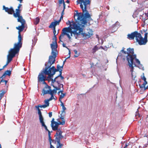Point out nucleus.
Here are the masks:
<instances>
[{"mask_svg":"<svg viewBox=\"0 0 148 148\" xmlns=\"http://www.w3.org/2000/svg\"><path fill=\"white\" fill-rule=\"evenodd\" d=\"M117 30L116 26V25H113L111 28H110L109 30V32L111 33H113L114 32L116 31Z\"/></svg>","mask_w":148,"mask_h":148,"instance_id":"b1692460","label":"nucleus"},{"mask_svg":"<svg viewBox=\"0 0 148 148\" xmlns=\"http://www.w3.org/2000/svg\"><path fill=\"white\" fill-rule=\"evenodd\" d=\"M72 23V26L70 28L73 29L74 30L77 31H80V32H81L82 31V29L78 25L75 23L73 21Z\"/></svg>","mask_w":148,"mask_h":148,"instance_id":"f3484780","label":"nucleus"},{"mask_svg":"<svg viewBox=\"0 0 148 148\" xmlns=\"http://www.w3.org/2000/svg\"><path fill=\"white\" fill-rule=\"evenodd\" d=\"M51 134L50 133V131H49L48 132V136H49V140L50 143L51 142H52V143H56V142H57L56 141V138H55V140H52L51 139Z\"/></svg>","mask_w":148,"mask_h":148,"instance_id":"bb28decb","label":"nucleus"},{"mask_svg":"<svg viewBox=\"0 0 148 148\" xmlns=\"http://www.w3.org/2000/svg\"><path fill=\"white\" fill-rule=\"evenodd\" d=\"M56 26H54V25H51V24H50V25L49 26V28H53V33L54 34V35H57V34L56 35Z\"/></svg>","mask_w":148,"mask_h":148,"instance_id":"c85d7f7f","label":"nucleus"},{"mask_svg":"<svg viewBox=\"0 0 148 148\" xmlns=\"http://www.w3.org/2000/svg\"><path fill=\"white\" fill-rule=\"evenodd\" d=\"M65 120L64 119L63 120H62V122H59V123H58V126L60 125H64L65 124Z\"/></svg>","mask_w":148,"mask_h":148,"instance_id":"58836bf2","label":"nucleus"},{"mask_svg":"<svg viewBox=\"0 0 148 148\" xmlns=\"http://www.w3.org/2000/svg\"><path fill=\"white\" fill-rule=\"evenodd\" d=\"M20 50L13 47L9 51V54L7 56V61L6 64L3 67L2 70L10 63L12 60V58Z\"/></svg>","mask_w":148,"mask_h":148,"instance_id":"20e7f679","label":"nucleus"},{"mask_svg":"<svg viewBox=\"0 0 148 148\" xmlns=\"http://www.w3.org/2000/svg\"><path fill=\"white\" fill-rule=\"evenodd\" d=\"M70 53H71V52H70V51H69V56L67 57V58H66V59L63 62V64H64V63L65 62H66V60L68 59V58H69L70 57Z\"/></svg>","mask_w":148,"mask_h":148,"instance_id":"c03bdc74","label":"nucleus"},{"mask_svg":"<svg viewBox=\"0 0 148 148\" xmlns=\"http://www.w3.org/2000/svg\"><path fill=\"white\" fill-rule=\"evenodd\" d=\"M65 8H64V7H63V10H62V14H61V15H62V16H63V15L64 14V10Z\"/></svg>","mask_w":148,"mask_h":148,"instance_id":"603ef678","label":"nucleus"},{"mask_svg":"<svg viewBox=\"0 0 148 148\" xmlns=\"http://www.w3.org/2000/svg\"><path fill=\"white\" fill-rule=\"evenodd\" d=\"M141 79L143 80L144 82L142 84H139L140 87L141 88H143L145 90L147 88H146L145 86L147 84V82L146 81V79L144 76V73H143L141 77Z\"/></svg>","mask_w":148,"mask_h":148,"instance_id":"a211bd4d","label":"nucleus"},{"mask_svg":"<svg viewBox=\"0 0 148 148\" xmlns=\"http://www.w3.org/2000/svg\"><path fill=\"white\" fill-rule=\"evenodd\" d=\"M65 93H62V94L60 96L59 98V100H62V99L65 97Z\"/></svg>","mask_w":148,"mask_h":148,"instance_id":"f704fd0d","label":"nucleus"},{"mask_svg":"<svg viewBox=\"0 0 148 148\" xmlns=\"http://www.w3.org/2000/svg\"><path fill=\"white\" fill-rule=\"evenodd\" d=\"M69 29L68 28L65 27L62 29V33L59 37L60 42H63L61 40V39L64 37L65 35L67 36L69 40L71 39V38L69 34Z\"/></svg>","mask_w":148,"mask_h":148,"instance_id":"9d476101","label":"nucleus"},{"mask_svg":"<svg viewBox=\"0 0 148 148\" xmlns=\"http://www.w3.org/2000/svg\"><path fill=\"white\" fill-rule=\"evenodd\" d=\"M18 22L21 23V25L16 27V29L18 30V42L17 43H15L14 44L13 47L20 50V48L22 47L23 40L20 32L23 31L25 27V25L26 22L25 20H21L20 21H18Z\"/></svg>","mask_w":148,"mask_h":148,"instance_id":"f03ea898","label":"nucleus"},{"mask_svg":"<svg viewBox=\"0 0 148 148\" xmlns=\"http://www.w3.org/2000/svg\"><path fill=\"white\" fill-rule=\"evenodd\" d=\"M134 59H135L136 62L138 64H140V61L138 59L136 58V57L134 58Z\"/></svg>","mask_w":148,"mask_h":148,"instance_id":"a18cd8bd","label":"nucleus"},{"mask_svg":"<svg viewBox=\"0 0 148 148\" xmlns=\"http://www.w3.org/2000/svg\"><path fill=\"white\" fill-rule=\"evenodd\" d=\"M44 103L45 105L47 107L48 106H49V101L47 99H45L44 101Z\"/></svg>","mask_w":148,"mask_h":148,"instance_id":"4c0bfd02","label":"nucleus"},{"mask_svg":"<svg viewBox=\"0 0 148 148\" xmlns=\"http://www.w3.org/2000/svg\"><path fill=\"white\" fill-rule=\"evenodd\" d=\"M76 16L77 17V19L81 23L80 25L82 26H84V25L87 23V21L86 20L85 18L84 17V16L83 13H77Z\"/></svg>","mask_w":148,"mask_h":148,"instance_id":"1a4fd4ad","label":"nucleus"},{"mask_svg":"<svg viewBox=\"0 0 148 148\" xmlns=\"http://www.w3.org/2000/svg\"><path fill=\"white\" fill-rule=\"evenodd\" d=\"M62 111L61 114L65 113H65L64 111V110H66V108L64 106H63V107H62Z\"/></svg>","mask_w":148,"mask_h":148,"instance_id":"a19ab883","label":"nucleus"},{"mask_svg":"<svg viewBox=\"0 0 148 148\" xmlns=\"http://www.w3.org/2000/svg\"><path fill=\"white\" fill-rule=\"evenodd\" d=\"M81 1H82V2H84V8L83 4L80 5V8L82 10L83 13H84L85 12H86L84 14V17L85 18V20L86 21L87 18H88L89 20H90L91 19V16L87 10V5H90V3L87 0H85L84 1H83V0H81Z\"/></svg>","mask_w":148,"mask_h":148,"instance_id":"423d86ee","label":"nucleus"},{"mask_svg":"<svg viewBox=\"0 0 148 148\" xmlns=\"http://www.w3.org/2000/svg\"><path fill=\"white\" fill-rule=\"evenodd\" d=\"M38 107H39L40 108H45L47 107L46 106L45 104L43 105H38L37 106Z\"/></svg>","mask_w":148,"mask_h":148,"instance_id":"37998d69","label":"nucleus"},{"mask_svg":"<svg viewBox=\"0 0 148 148\" xmlns=\"http://www.w3.org/2000/svg\"><path fill=\"white\" fill-rule=\"evenodd\" d=\"M74 51L75 52V55L74 56V57H77L78 56H79V53H78V52L76 50V49L74 50Z\"/></svg>","mask_w":148,"mask_h":148,"instance_id":"c9c22d12","label":"nucleus"},{"mask_svg":"<svg viewBox=\"0 0 148 148\" xmlns=\"http://www.w3.org/2000/svg\"><path fill=\"white\" fill-rule=\"evenodd\" d=\"M84 0H83V1H84ZM87 0L90 3V0ZM83 2L82 1H81V0H77V4H78L79 3H80V5H81V4H82V3H83V4L84 5V2Z\"/></svg>","mask_w":148,"mask_h":148,"instance_id":"e433bc0d","label":"nucleus"},{"mask_svg":"<svg viewBox=\"0 0 148 148\" xmlns=\"http://www.w3.org/2000/svg\"><path fill=\"white\" fill-rule=\"evenodd\" d=\"M60 77L61 80L62 81H63V80L64 79V77L62 76V75L61 76L58 75L56 77V78H58V77Z\"/></svg>","mask_w":148,"mask_h":148,"instance_id":"49530a36","label":"nucleus"},{"mask_svg":"<svg viewBox=\"0 0 148 148\" xmlns=\"http://www.w3.org/2000/svg\"><path fill=\"white\" fill-rule=\"evenodd\" d=\"M59 136L56 137V141L57 143V148H62L63 146V144L60 143V140L63 138V136L62 135H61V133L58 134Z\"/></svg>","mask_w":148,"mask_h":148,"instance_id":"ddd939ff","label":"nucleus"},{"mask_svg":"<svg viewBox=\"0 0 148 148\" xmlns=\"http://www.w3.org/2000/svg\"><path fill=\"white\" fill-rule=\"evenodd\" d=\"M51 87L50 86H46L45 88L43 89L42 91V94L43 95H45L46 94H49L50 92V88Z\"/></svg>","mask_w":148,"mask_h":148,"instance_id":"aec40b11","label":"nucleus"},{"mask_svg":"<svg viewBox=\"0 0 148 148\" xmlns=\"http://www.w3.org/2000/svg\"><path fill=\"white\" fill-rule=\"evenodd\" d=\"M51 126L53 130H57L56 133L55 135V137L59 136V135H58V134L60 132L61 133V135H62V132L60 129H58V123L54 121V118L52 119L51 121Z\"/></svg>","mask_w":148,"mask_h":148,"instance_id":"0eeeda50","label":"nucleus"},{"mask_svg":"<svg viewBox=\"0 0 148 148\" xmlns=\"http://www.w3.org/2000/svg\"><path fill=\"white\" fill-rule=\"evenodd\" d=\"M62 3L63 4V7H64V8H65V4L64 0H59V6H60L61 4Z\"/></svg>","mask_w":148,"mask_h":148,"instance_id":"2f4dec72","label":"nucleus"},{"mask_svg":"<svg viewBox=\"0 0 148 148\" xmlns=\"http://www.w3.org/2000/svg\"><path fill=\"white\" fill-rule=\"evenodd\" d=\"M67 28H68L69 29V33L73 34L75 35H75L76 36H78L80 34V31L77 32V31L75 30H74L73 31L72 30V29L70 28V27H68Z\"/></svg>","mask_w":148,"mask_h":148,"instance_id":"4be33fe9","label":"nucleus"},{"mask_svg":"<svg viewBox=\"0 0 148 148\" xmlns=\"http://www.w3.org/2000/svg\"><path fill=\"white\" fill-rule=\"evenodd\" d=\"M40 123L41 124L42 126V127H44L46 130L48 132H49V131H50L47 129V127L45 125V123L44 121V120H42L40 121Z\"/></svg>","mask_w":148,"mask_h":148,"instance_id":"cd10ccee","label":"nucleus"},{"mask_svg":"<svg viewBox=\"0 0 148 148\" xmlns=\"http://www.w3.org/2000/svg\"><path fill=\"white\" fill-rule=\"evenodd\" d=\"M53 99V98H51V97H50L49 99H47L49 101H51V100H52Z\"/></svg>","mask_w":148,"mask_h":148,"instance_id":"69168bd1","label":"nucleus"},{"mask_svg":"<svg viewBox=\"0 0 148 148\" xmlns=\"http://www.w3.org/2000/svg\"><path fill=\"white\" fill-rule=\"evenodd\" d=\"M61 116L60 117V119H61L62 120H63L64 119V117L65 115V113L64 114H60Z\"/></svg>","mask_w":148,"mask_h":148,"instance_id":"ea45409f","label":"nucleus"},{"mask_svg":"<svg viewBox=\"0 0 148 148\" xmlns=\"http://www.w3.org/2000/svg\"><path fill=\"white\" fill-rule=\"evenodd\" d=\"M62 19H60L58 21H55L51 23V25L56 26L57 25H58L59 24L60 22L61 21Z\"/></svg>","mask_w":148,"mask_h":148,"instance_id":"393cba45","label":"nucleus"},{"mask_svg":"<svg viewBox=\"0 0 148 148\" xmlns=\"http://www.w3.org/2000/svg\"><path fill=\"white\" fill-rule=\"evenodd\" d=\"M122 54H121V53H119V54H118V56H122Z\"/></svg>","mask_w":148,"mask_h":148,"instance_id":"774afa93","label":"nucleus"},{"mask_svg":"<svg viewBox=\"0 0 148 148\" xmlns=\"http://www.w3.org/2000/svg\"><path fill=\"white\" fill-rule=\"evenodd\" d=\"M52 44H51V48L52 49L51 56H56V57L58 54V52L57 51L58 46L57 42H52Z\"/></svg>","mask_w":148,"mask_h":148,"instance_id":"9b49d317","label":"nucleus"},{"mask_svg":"<svg viewBox=\"0 0 148 148\" xmlns=\"http://www.w3.org/2000/svg\"><path fill=\"white\" fill-rule=\"evenodd\" d=\"M35 107L38 110V114L39 116V119L40 121L42 120H44V118L42 116L41 112L40 109L39 108V107L36 106Z\"/></svg>","mask_w":148,"mask_h":148,"instance_id":"5701e85b","label":"nucleus"},{"mask_svg":"<svg viewBox=\"0 0 148 148\" xmlns=\"http://www.w3.org/2000/svg\"><path fill=\"white\" fill-rule=\"evenodd\" d=\"M59 101L61 103V105L62 107H63V106H64L63 103L62 102V100H59Z\"/></svg>","mask_w":148,"mask_h":148,"instance_id":"4d7b16f0","label":"nucleus"},{"mask_svg":"<svg viewBox=\"0 0 148 148\" xmlns=\"http://www.w3.org/2000/svg\"><path fill=\"white\" fill-rule=\"evenodd\" d=\"M128 145H129L128 143H127V144L126 143L125 144V146L124 147V148H127V147L128 146Z\"/></svg>","mask_w":148,"mask_h":148,"instance_id":"052dcab7","label":"nucleus"},{"mask_svg":"<svg viewBox=\"0 0 148 148\" xmlns=\"http://www.w3.org/2000/svg\"><path fill=\"white\" fill-rule=\"evenodd\" d=\"M49 94H50L51 95V98H53V99H54V96H53V94L52 92H51V93H49Z\"/></svg>","mask_w":148,"mask_h":148,"instance_id":"6e6d98bb","label":"nucleus"},{"mask_svg":"<svg viewBox=\"0 0 148 148\" xmlns=\"http://www.w3.org/2000/svg\"><path fill=\"white\" fill-rule=\"evenodd\" d=\"M21 4H19L18 6V8L17 9H19L21 8Z\"/></svg>","mask_w":148,"mask_h":148,"instance_id":"338daca9","label":"nucleus"},{"mask_svg":"<svg viewBox=\"0 0 148 148\" xmlns=\"http://www.w3.org/2000/svg\"><path fill=\"white\" fill-rule=\"evenodd\" d=\"M52 86L54 88V89L53 90H51V88L50 93L52 92V94H53L54 93L56 94L57 93V90H60L61 89V88H62L63 86V85L62 84H60L58 86L54 85V86Z\"/></svg>","mask_w":148,"mask_h":148,"instance_id":"dca6fc26","label":"nucleus"},{"mask_svg":"<svg viewBox=\"0 0 148 148\" xmlns=\"http://www.w3.org/2000/svg\"><path fill=\"white\" fill-rule=\"evenodd\" d=\"M62 46H63L64 47H66V48L68 49L69 50V51H70V50H69V48H68L67 47H66V44L64 43H63H63L62 44Z\"/></svg>","mask_w":148,"mask_h":148,"instance_id":"8fccbe9b","label":"nucleus"},{"mask_svg":"<svg viewBox=\"0 0 148 148\" xmlns=\"http://www.w3.org/2000/svg\"><path fill=\"white\" fill-rule=\"evenodd\" d=\"M63 87L62 88V90L59 91L58 92V94H60V92H61V94H62V93H63Z\"/></svg>","mask_w":148,"mask_h":148,"instance_id":"5fc2aeb1","label":"nucleus"},{"mask_svg":"<svg viewBox=\"0 0 148 148\" xmlns=\"http://www.w3.org/2000/svg\"><path fill=\"white\" fill-rule=\"evenodd\" d=\"M49 116L50 117H51L52 116V112H50L49 113Z\"/></svg>","mask_w":148,"mask_h":148,"instance_id":"13d9d810","label":"nucleus"},{"mask_svg":"<svg viewBox=\"0 0 148 148\" xmlns=\"http://www.w3.org/2000/svg\"><path fill=\"white\" fill-rule=\"evenodd\" d=\"M51 142L50 143V148H54L53 146L51 144Z\"/></svg>","mask_w":148,"mask_h":148,"instance_id":"bf43d9fd","label":"nucleus"},{"mask_svg":"<svg viewBox=\"0 0 148 148\" xmlns=\"http://www.w3.org/2000/svg\"><path fill=\"white\" fill-rule=\"evenodd\" d=\"M56 67L57 69L55 68V67L54 66H52V69H53V70L51 74L52 76H53L55 74V73L56 72L58 71L61 70L60 66L59 64H58L57 65Z\"/></svg>","mask_w":148,"mask_h":148,"instance_id":"412c9836","label":"nucleus"},{"mask_svg":"<svg viewBox=\"0 0 148 148\" xmlns=\"http://www.w3.org/2000/svg\"><path fill=\"white\" fill-rule=\"evenodd\" d=\"M52 40H54V41L53 42H57V37L56 36V35H54V36L52 38Z\"/></svg>","mask_w":148,"mask_h":148,"instance_id":"79ce46f5","label":"nucleus"},{"mask_svg":"<svg viewBox=\"0 0 148 148\" xmlns=\"http://www.w3.org/2000/svg\"><path fill=\"white\" fill-rule=\"evenodd\" d=\"M56 56H50L47 62L45 64V67L43 70L45 71L46 73H49L51 74L53 69H52V67H51V65L55 62Z\"/></svg>","mask_w":148,"mask_h":148,"instance_id":"7ed1b4c3","label":"nucleus"},{"mask_svg":"<svg viewBox=\"0 0 148 148\" xmlns=\"http://www.w3.org/2000/svg\"><path fill=\"white\" fill-rule=\"evenodd\" d=\"M99 49L98 48L97 45H95L94 48H93L92 50V53H95L96 51H97Z\"/></svg>","mask_w":148,"mask_h":148,"instance_id":"72a5a7b5","label":"nucleus"},{"mask_svg":"<svg viewBox=\"0 0 148 148\" xmlns=\"http://www.w3.org/2000/svg\"><path fill=\"white\" fill-rule=\"evenodd\" d=\"M141 34L135 31L127 35V38L130 40H134V38L136 41L140 45H145L147 42V35L148 32H146L145 30L143 32L141 31Z\"/></svg>","mask_w":148,"mask_h":148,"instance_id":"f257e3e1","label":"nucleus"},{"mask_svg":"<svg viewBox=\"0 0 148 148\" xmlns=\"http://www.w3.org/2000/svg\"><path fill=\"white\" fill-rule=\"evenodd\" d=\"M93 35V32L91 31H90V32H88V34H87L86 36H87V37L89 38L91 36H92Z\"/></svg>","mask_w":148,"mask_h":148,"instance_id":"473e14b6","label":"nucleus"},{"mask_svg":"<svg viewBox=\"0 0 148 148\" xmlns=\"http://www.w3.org/2000/svg\"><path fill=\"white\" fill-rule=\"evenodd\" d=\"M66 24L67 25H70V26H69L70 27H71L72 26V24L71 23V22L69 20L68 21V22H66Z\"/></svg>","mask_w":148,"mask_h":148,"instance_id":"09e8293b","label":"nucleus"},{"mask_svg":"<svg viewBox=\"0 0 148 148\" xmlns=\"http://www.w3.org/2000/svg\"><path fill=\"white\" fill-rule=\"evenodd\" d=\"M4 73L6 75L10 76L11 74V71L10 70H7L5 71Z\"/></svg>","mask_w":148,"mask_h":148,"instance_id":"7c9ffc66","label":"nucleus"},{"mask_svg":"<svg viewBox=\"0 0 148 148\" xmlns=\"http://www.w3.org/2000/svg\"><path fill=\"white\" fill-rule=\"evenodd\" d=\"M62 19H60L58 21H55L51 23V25L56 26L57 25H58L59 24L60 22L61 21Z\"/></svg>","mask_w":148,"mask_h":148,"instance_id":"a878e982","label":"nucleus"},{"mask_svg":"<svg viewBox=\"0 0 148 148\" xmlns=\"http://www.w3.org/2000/svg\"><path fill=\"white\" fill-rule=\"evenodd\" d=\"M5 76H6V75L4 73L3 74V75L2 76H1V77H0V78H2V79H3L5 77Z\"/></svg>","mask_w":148,"mask_h":148,"instance_id":"3c124183","label":"nucleus"},{"mask_svg":"<svg viewBox=\"0 0 148 148\" xmlns=\"http://www.w3.org/2000/svg\"><path fill=\"white\" fill-rule=\"evenodd\" d=\"M58 78H56V77L53 79L52 78V77H51L50 78H48V80L49 82L50 81H51V85L52 86H54V85H55L58 86L60 84H61L60 83L62 82V81L61 80H56Z\"/></svg>","mask_w":148,"mask_h":148,"instance_id":"4468645a","label":"nucleus"},{"mask_svg":"<svg viewBox=\"0 0 148 148\" xmlns=\"http://www.w3.org/2000/svg\"><path fill=\"white\" fill-rule=\"evenodd\" d=\"M40 19L38 17H36L34 20V23L35 25H37L39 22Z\"/></svg>","mask_w":148,"mask_h":148,"instance_id":"c756f323","label":"nucleus"},{"mask_svg":"<svg viewBox=\"0 0 148 148\" xmlns=\"http://www.w3.org/2000/svg\"><path fill=\"white\" fill-rule=\"evenodd\" d=\"M98 49H103L105 50L104 48L102 46H100L99 48H98Z\"/></svg>","mask_w":148,"mask_h":148,"instance_id":"680f3d73","label":"nucleus"},{"mask_svg":"<svg viewBox=\"0 0 148 148\" xmlns=\"http://www.w3.org/2000/svg\"><path fill=\"white\" fill-rule=\"evenodd\" d=\"M53 99V98H51V97H50L49 99H47L49 101H51V100H52Z\"/></svg>","mask_w":148,"mask_h":148,"instance_id":"0e129e2a","label":"nucleus"},{"mask_svg":"<svg viewBox=\"0 0 148 148\" xmlns=\"http://www.w3.org/2000/svg\"><path fill=\"white\" fill-rule=\"evenodd\" d=\"M53 99V98H51V97H50L49 99H47L49 101H51V100H52Z\"/></svg>","mask_w":148,"mask_h":148,"instance_id":"e2e57ef3","label":"nucleus"},{"mask_svg":"<svg viewBox=\"0 0 148 148\" xmlns=\"http://www.w3.org/2000/svg\"><path fill=\"white\" fill-rule=\"evenodd\" d=\"M3 10H4L5 12L10 14H12L14 12L13 8L12 7H10V8H9L8 7H5L4 5H3Z\"/></svg>","mask_w":148,"mask_h":148,"instance_id":"6ab92c4d","label":"nucleus"},{"mask_svg":"<svg viewBox=\"0 0 148 148\" xmlns=\"http://www.w3.org/2000/svg\"><path fill=\"white\" fill-rule=\"evenodd\" d=\"M127 56H126L127 60L128 61H131V58H133V60H134V58L136 56V55L134 54V50L133 48H129L127 49Z\"/></svg>","mask_w":148,"mask_h":148,"instance_id":"6e6552de","label":"nucleus"},{"mask_svg":"<svg viewBox=\"0 0 148 148\" xmlns=\"http://www.w3.org/2000/svg\"><path fill=\"white\" fill-rule=\"evenodd\" d=\"M16 12L15 13L14 12L13 13V16L15 18L18 17L17 21H20L21 20H25L23 19L22 16L20 15L21 10L20 9H16Z\"/></svg>","mask_w":148,"mask_h":148,"instance_id":"f8f14e48","label":"nucleus"},{"mask_svg":"<svg viewBox=\"0 0 148 148\" xmlns=\"http://www.w3.org/2000/svg\"><path fill=\"white\" fill-rule=\"evenodd\" d=\"M62 69H61V70H60L58 71H59V72L60 73L58 75L61 76L62 75Z\"/></svg>","mask_w":148,"mask_h":148,"instance_id":"864d4df0","label":"nucleus"},{"mask_svg":"<svg viewBox=\"0 0 148 148\" xmlns=\"http://www.w3.org/2000/svg\"><path fill=\"white\" fill-rule=\"evenodd\" d=\"M52 77L51 74L49 73H46L45 71L42 69L38 76V82H45L46 80H48V78H50Z\"/></svg>","mask_w":148,"mask_h":148,"instance_id":"39448f33","label":"nucleus"},{"mask_svg":"<svg viewBox=\"0 0 148 148\" xmlns=\"http://www.w3.org/2000/svg\"><path fill=\"white\" fill-rule=\"evenodd\" d=\"M131 61H130L128 62L129 66L130 68H131V69L130 70V71L131 72V75L133 79H134L136 77V76H134L133 74V72L134 71V67L133 66V58H131ZM135 66H136L135 64H134Z\"/></svg>","mask_w":148,"mask_h":148,"instance_id":"2eb2a0df","label":"nucleus"},{"mask_svg":"<svg viewBox=\"0 0 148 148\" xmlns=\"http://www.w3.org/2000/svg\"><path fill=\"white\" fill-rule=\"evenodd\" d=\"M121 52H122L124 54H127V51H124V48L123 47L122 50L121 51Z\"/></svg>","mask_w":148,"mask_h":148,"instance_id":"de8ad7c7","label":"nucleus"}]
</instances>
